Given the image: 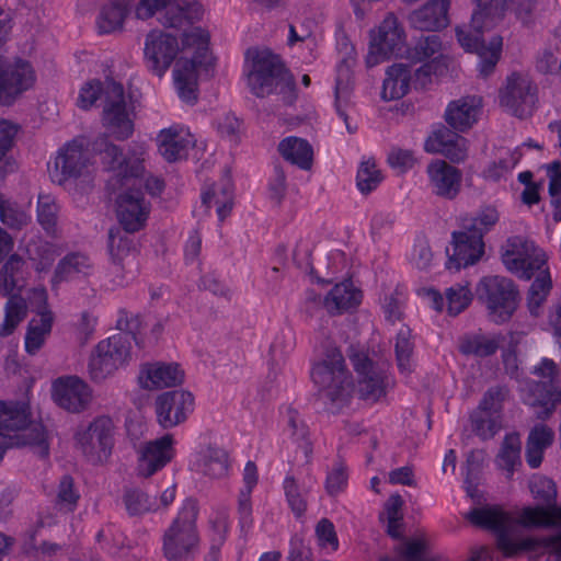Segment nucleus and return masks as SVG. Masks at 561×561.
Instances as JSON below:
<instances>
[{
    "instance_id": "nucleus-1",
    "label": "nucleus",
    "mask_w": 561,
    "mask_h": 561,
    "mask_svg": "<svg viewBox=\"0 0 561 561\" xmlns=\"http://www.w3.org/2000/svg\"><path fill=\"white\" fill-rule=\"evenodd\" d=\"M476 9L469 25L456 27V37L467 53H474L479 58V72L488 77L494 71L501 58L503 38L493 36L489 44L483 38L484 30L496 19L503 18L506 10L514 11L516 18L525 25L533 21L536 0H473Z\"/></svg>"
},
{
    "instance_id": "nucleus-2",
    "label": "nucleus",
    "mask_w": 561,
    "mask_h": 561,
    "mask_svg": "<svg viewBox=\"0 0 561 561\" xmlns=\"http://www.w3.org/2000/svg\"><path fill=\"white\" fill-rule=\"evenodd\" d=\"M466 518L472 525L492 531L495 535L496 548L505 558H514L524 551L542 549L541 552L531 556L529 561H561V534L515 540L512 537L513 518L497 505L474 507Z\"/></svg>"
},
{
    "instance_id": "nucleus-3",
    "label": "nucleus",
    "mask_w": 561,
    "mask_h": 561,
    "mask_svg": "<svg viewBox=\"0 0 561 561\" xmlns=\"http://www.w3.org/2000/svg\"><path fill=\"white\" fill-rule=\"evenodd\" d=\"M502 261L520 279L529 280L535 276L527 293V308L533 317H538L552 289L546 253L527 241L515 239L508 242Z\"/></svg>"
},
{
    "instance_id": "nucleus-4",
    "label": "nucleus",
    "mask_w": 561,
    "mask_h": 561,
    "mask_svg": "<svg viewBox=\"0 0 561 561\" xmlns=\"http://www.w3.org/2000/svg\"><path fill=\"white\" fill-rule=\"evenodd\" d=\"M102 99V122L105 128L117 139H126L134 131V122L130 117L124 88L119 82L106 78L103 82L92 80L80 90L78 106L89 110Z\"/></svg>"
},
{
    "instance_id": "nucleus-5",
    "label": "nucleus",
    "mask_w": 561,
    "mask_h": 561,
    "mask_svg": "<svg viewBox=\"0 0 561 561\" xmlns=\"http://www.w3.org/2000/svg\"><path fill=\"white\" fill-rule=\"evenodd\" d=\"M310 377L329 413L337 414L348 403L353 381L337 347H329L322 358L312 363Z\"/></svg>"
},
{
    "instance_id": "nucleus-6",
    "label": "nucleus",
    "mask_w": 561,
    "mask_h": 561,
    "mask_svg": "<svg viewBox=\"0 0 561 561\" xmlns=\"http://www.w3.org/2000/svg\"><path fill=\"white\" fill-rule=\"evenodd\" d=\"M209 43V33L202 27L184 32L181 37L182 49H193L194 53L192 58H180L176 61L173 79L179 98L191 105L198 99L197 71L210 66Z\"/></svg>"
},
{
    "instance_id": "nucleus-7",
    "label": "nucleus",
    "mask_w": 561,
    "mask_h": 561,
    "mask_svg": "<svg viewBox=\"0 0 561 561\" xmlns=\"http://www.w3.org/2000/svg\"><path fill=\"white\" fill-rule=\"evenodd\" d=\"M137 318H121L117 328L121 331L99 342L91 353L88 373L91 380L102 382L122 367L130 356V340L137 342Z\"/></svg>"
},
{
    "instance_id": "nucleus-8",
    "label": "nucleus",
    "mask_w": 561,
    "mask_h": 561,
    "mask_svg": "<svg viewBox=\"0 0 561 561\" xmlns=\"http://www.w3.org/2000/svg\"><path fill=\"white\" fill-rule=\"evenodd\" d=\"M197 516V501L185 499L163 536V553L168 561L194 560L199 543Z\"/></svg>"
},
{
    "instance_id": "nucleus-9",
    "label": "nucleus",
    "mask_w": 561,
    "mask_h": 561,
    "mask_svg": "<svg viewBox=\"0 0 561 561\" xmlns=\"http://www.w3.org/2000/svg\"><path fill=\"white\" fill-rule=\"evenodd\" d=\"M247 82L252 94L264 98L272 94L280 83L294 88L280 58L268 49H248Z\"/></svg>"
},
{
    "instance_id": "nucleus-10",
    "label": "nucleus",
    "mask_w": 561,
    "mask_h": 561,
    "mask_svg": "<svg viewBox=\"0 0 561 561\" xmlns=\"http://www.w3.org/2000/svg\"><path fill=\"white\" fill-rule=\"evenodd\" d=\"M477 290L492 322L503 324L512 319L519 300L518 288L512 279L499 275L486 276L480 280Z\"/></svg>"
},
{
    "instance_id": "nucleus-11",
    "label": "nucleus",
    "mask_w": 561,
    "mask_h": 561,
    "mask_svg": "<svg viewBox=\"0 0 561 561\" xmlns=\"http://www.w3.org/2000/svg\"><path fill=\"white\" fill-rule=\"evenodd\" d=\"M531 374L547 380H531L527 382L524 402L530 407L539 408L540 411L537 412V417L546 420L561 400V381L558 378L559 369L553 359L542 357L533 367Z\"/></svg>"
},
{
    "instance_id": "nucleus-12",
    "label": "nucleus",
    "mask_w": 561,
    "mask_h": 561,
    "mask_svg": "<svg viewBox=\"0 0 561 561\" xmlns=\"http://www.w3.org/2000/svg\"><path fill=\"white\" fill-rule=\"evenodd\" d=\"M116 217L122 229L108 231V251L114 260H122L136 250L131 237L140 230V195L118 194Z\"/></svg>"
},
{
    "instance_id": "nucleus-13",
    "label": "nucleus",
    "mask_w": 561,
    "mask_h": 561,
    "mask_svg": "<svg viewBox=\"0 0 561 561\" xmlns=\"http://www.w3.org/2000/svg\"><path fill=\"white\" fill-rule=\"evenodd\" d=\"M350 362L357 375L360 399L377 402L387 396L393 378L385 364L373 360L364 350L351 347Z\"/></svg>"
},
{
    "instance_id": "nucleus-14",
    "label": "nucleus",
    "mask_w": 561,
    "mask_h": 561,
    "mask_svg": "<svg viewBox=\"0 0 561 561\" xmlns=\"http://www.w3.org/2000/svg\"><path fill=\"white\" fill-rule=\"evenodd\" d=\"M93 150L101 156L107 170L114 172L110 185L118 188L119 194L140 195V165L138 159L129 162L121 149L111 144L106 136L98 137L93 142Z\"/></svg>"
},
{
    "instance_id": "nucleus-15",
    "label": "nucleus",
    "mask_w": 561,
    "mask_h": 561,
    "mask_svg": "<svg viewBox=\"0 0 561 561\" xmlns=\"http://www.w3.org/2000/svg\"><path fill=\"white\" fill-rule=\"evenodd\" d=\"M405 39L404 28L398 18L388 13L370 33L366 66L371 68L391 57L402 56L407 51Z\"/></svg>"
},
{
    "instance_id": "nucleus-16",
    "label": "nucleus",
    "mask_w": 561,
    "mask_h": 561,
    "mask_svg": "<svg viewBox=\"0 0 561 561\" xmlns=\"http://www.w3.org/2000/svg\"><path fill=\"white\" fill-rule=\"evenodd\" d=\"M507 393L505 386L490 387L483 393L478 407L470 413L471 431L481 440L493 438L502 430L504 401Z\"/></svg>"
},
{
    "instance_id": "nucleus-17",
    "label": "nucleus",
    "mask_w": 561,
    "mask_h": 561,
    "mask_svg": "<svg viewBox=\"0 0 561 561\" xmlns=\"http://www.w3.org/2000/svg\"><path fill=\"white\" fill-rule=\"evenodd\" d=\"M78 445L92 465L107 462L114 446V423L110 416H99L82 432L77 434Z\"/></svg>"
},
{
    "instance_id": "nucleus-18",
    "label": "nucleus",
    "mask_w": 561,
    "mask_h": 561,
    "mask_svg": "<svg viewBox=\"0 0 561 561\" xmlns=\"http://www.w3.org/2000/svg\"><path fill=\"white\" fill-rule=\"evenodd\" d=\"M195 410V397L185 389L164 391L154 400L156 420L163 430L185 423Z\"/></svg>"
},
{
    "instance_id": "nucleus-19",
    "label": "nucleus",
    "mask_w": 561,
    "mask_h": 561,
    "mask_svg": "<svg viewBox=\"0 0 561 561\" xmlns=\"http://www.w3.org/2000/svg\"><path fill=\"white\" fill-rule=\"evenodd\" d=\"M34 82L35 75L30 62L22 59L14 64L0 60V106L12 105Z\"/></svg>"
},
{
    "instance_id": "nucleus-20",
    "label": "nucleus",
    "mask_w": 561,
    "mask_h": 561,
    "mask_svg": "<svg viewBox=\"0 0 561 561\" xmlns=\"http://www.w3.org/2000/svg\"><path fill=\"white\" fill-rule=\"evenodd\" d=\"M85 144L82 139H73L58 150L55 158L54 170L50 172L53 181L64 184L71 178H79L88 165Z\"/></svg>"
},
{
    "instance_id": "nucleus-21",
    "label": "nucleus",
    "mask_w": 561,
    "mask_h": 561,
    "mask_svg": "<svg viewBox=\"0 0 561 561\" xmlns=\"http://www.w3.org/2000/svg\"><path fill=\"white\" fill-rule=\"evenodd\" d=\"M180 51L175 35L163 32H153L147 36L144 53L151 64L154 75L162 77Z\"/></svg>"
},
{
    "instance_id": "nucleus-22",
    "label": "nucleus",
    "mask_w": 561,
    "mask_h": 561,
    "mask_svg": "<svg viewBox=\"0 0 561 561\" xmlns=\"http://www.w3.org/2000/svg\"><path fill=\"white\" fill-rule=\"evenodd\" d=\"M536 88L520 73L513 72L506 79V87L500 93V103L514 116L523 117L535 103Z\"/></svg>"
},
{
    "instance_id": "nucleus-23",
    "label": "nucleus",
    "mask_w": 561,
    "mask_h": 561,
    "mask_svg": "<svg viewBox=\"0 0 561 561\" xmlns=\"http://www.w3.org/2000/svg\"><path fill=\"white\" fill-rule=\"evenodd\" d=\"M426 174L433 193L446 199H454L460 192L462 173L461 171L442 159L432 160Z\"/></svg>"
},
{
    "instance_id": "nucleus-24",
    "label": "nucleus",
    "mask_w": 561,
    "mask_h": 561,
    "mask_svg": "<svg viewBox=\"0 0 561 561\" xmlns=\"http://www.w3.org/2000/svg\"><path fill=\"white\" fill-rule=\"evenodd\" d=\"M158 150L168 162L186 159L196 139L183 125H172L160 130L157 137Z\"/></svg>"
},
{
    "instance_id": "nucleus-25",
    "label": "nucleus",
    "mask_w": 561,
    "mask_h": 561,
    "mask_svg": "<svg viewBox=\"0 0 561 561\" xmlns=\"http://www.w3.org/2000/svg\"><path fill=\"white\" fill-rule=\"evenodd\" d=\"M170 433L142 445V478H149L170 463L176 455Z\"/></svg>"
},
{
    "instance_id": "nucleus-26",
    "label": "nucleus",
    "mask_w": 561,
    "mask_h": 561,
    "mask_svg": "<svg viewBox=\"0 0 561 561\" xmlns=\"http://www.w3.org/2000/svg\"><path fill=\"white\" fill-rule=\"evenodd\" d=\"M142 389H167L180 387L185 380V371L174 362L142 363Z\"/></svg>"
},
{
    "instance_id": "nucleus-27",
    "label": "nucleus",
    "mask_w": 561,
    "mask_h": 561,
    "mask_svg": "<svg viewBox=\"0 0 561 561\" xmlns=\"http://www.w3.org/2000/svg\"><path fill=\"white\" fill-rule=\"evenodd\" d=\"M424 149L430 153H442L453 162L467 158V140L446 127L437 128L427 137Z\"/></svg>"
},
{
    "instance_id": "nucleus-28",
    "label": "nucleus",
    "mask_w": 561,
    "mask_h": 561,
    "mask_svg": "<svg viewBox=\"0 0 561 561\" xmlns=\"http://www.w3.org/2000/svg\"><path fill=\"white\" fill-rule=\"evenodd\" d=\"M55 400L59 407L69 412H80L91 400L88 385L78 377L59 379L55 385Z\"/></svg>"
},
{
    "instance_id": "nucleus-29",
    "label": "nucleus",
    "mask_w": 561,
    "mask_h": 561,
    "mask_svg": "<svg viewBox=\"0 0 561 561\" xmlns=\"http://www.w3.org/2000/svg\"><path fill=\"white\" fill-rule=\"evenodd\" d=\"M451 0H428L420 9L410 14L411 25L421 31L436 32L449 23V8Z\"/></svg>"
},
{
    "instance_id": "nucleus-30",
    "label": "nucleus",
    "mask_w": 561,
    "mask_h": 561,
    "mask_svg": "<svg viewBox=\"0 0 561 561\" xmlns=\"http://www.w3.org/2000/svg\"><path fill=\"white\" fill-rule=\"evenodd\" d=\"M454 254L449 263L455 262L456 267H467L476 264L484 253V242L481 234L469 230L453 232Z\"/></svg>"
},
{
    "instance_id": "nucleus-31",
    "label": "nucleus",
    "mask_w": 561,
    "mask_h": 561,
    "mask_svg": "<svg viewBox=\"0 0 561 561\" xmlns=\"http://www.w3.org/2000/svg\"><path fill=\"white\" fill-rule=\"evenodd\" d=\"M363 291L351 278L336 283L324 297V307L331 314H342L358 308Z\"/></svg>"
},
{
    "instance_id": "nucleus-32",
    "label": "nucleus",
    "mask_w": 561,
    "mask_h": 561,
    "mask_svg": "<svg viewBox=\"0 0 561 561\" xmlns=\"http://www.w3.org/2000/svg\"><path fill=\"white\" fill-rule=\"evenodd\" d=\"M243 486L238 495V520L242 534L247 535L253 527L252 492L257 484V467L254 461H247L243 474Z\"/></svg>"
},
{
    "instance_id": "nucleus-33",
    "label": "nucleus",
    "mask_w": 561,
    "mask_h": 561,
    "mask_svg": "<svg viewBox=\"0 0 561 561\" xmlns=\"http://www.w3.org/2000/svg\"><path fill=\"white\" fill-rule=\"evenodd\" d=\"M481 100L465 96L448 104L445 113L447 124L458 131L468 130L478 119Z\"/></svg>"
},
{
    "instance_id": "nucleus-34",
    "label": "nucleus",
    "mask_w": 561,
    "mask_h": 561,
    "mask_svg": "<svg viewBox=\"0 0 561 561\" xmlns=\"http://www.w3.org/2000/svg\"><path fill=\"white\" fill-rule=\"evenodd\" d=\"M26 445L33 447L34 453L41 458H46L49 455V444L42 424L33 425L27 434L11 436L0 432V461L9 448Z\"/></svg>"
},
{
    "instance_id": "nucleus-35",
    "label": "nucleus",
    "mask_w": 561,
    "mask_h": 561,
    "mask_svg": "<svg viewBox=\"0 0 561 561\" xmlns=\"http://www.w3.org/2000/svg\"><path fill=\"white\" fill-rule=\"evenodd\" d=\"M277 150L282 158L301 170L308 171L313 163V148L308 140L287 136L278 144Z\"/></svg>"
},
{
    "instance_id": "nucleus-36",
    "label": "nucleus",
    "mask_w": 561,
    "mask_h": 561,
    "mask_svg": "<svg viewBox=\"0 0 561 561\" xmlns=\"http://www.w3.org/2000/svg\"><path fill=\"white\" fill-rule=\"evenodd\" d=\"M196 470L205 477L220 479L228 474L230 463L228 453L217 446H207L198 454Z\"/></svg>"
},
{
    "instance_id": "nucleus-37",
    "label": "nucleus",
    "mask_w": 561,
    "mask_h": 561,
    "mask_svg": "<svg viewBox=\"0 0 561 561\" xmlns=\"http://www.w3.org/2000/svg\"><path fill=\"white\" fill-rule=\"evenodd\" d=\"M504 341L502 334L472 333L463 335L459 341V352L465 356L485 358L494 355Z\"/></svg>"
},
{
    "instance_id": "nucleus-38",
    "label": "nucleus",
    "mask_w": 561,
    "mask_h": 561,
    "mask_svg": "<svg viewBox=\"0 0 561 561\" xmlns=\"http://www.w3.org/2000/svg\"><path fill=\"white\" fill-rule=\"evenodd\" d=\"M38 319H32L27 325L25 335V350L30 355H35L43 346L46 336L51 331L54 314L48 309L46 299L37 310Z\"/></svg>"
},
{
    "instance_id": "nucleus-39",
    "label": "nucleus",
    "mask_w": 561,
    "mask_h": 561,
    "mask_svg": "<svg viewBox=\"0 0 561 561\" xmlns=\"http://www.w3.org/2000/svg\"><path fill=\"white\" fill-rule=\"evenodd\" d=\"M131 0H108L100 10L96 27L100 34H110L123 28L129 14Z\"/></svg>"
},
{
    "instance_id": "nucleus-40",
    "label": "nucleus",
    "mask_w": 561,
    "mask_h": 561,
    "mask_svg": "<svg viewBox=\"0 0 561 561\" xmlns=\"http://www.w3.org/2000/svg\"><path fill=\"white\" fill-rule=\"evenodd\" d=\"M411 68L407 65L394 64L388 67L382 83L381 96L386 101L403 98L410 90Z\"/></svg>"
},
{
    "instance_id": "nucleus-41",
    "label": "nucleus",
    "mask_w": 561,
    "mask_h": 561,
    "mask_svg": "<svg viewBox=\"0 0 561 561\" xmlns=\"http://www.w3.org/2000/svg\"><path fill=\"white\" fill-rule=\"evenodd\" d=\"M33 425L26 403L0 401V430L24 431L22 434H27Z\"/></svg>"
},
{
    "instance_id": "nucleus-42",
    "label": "nucleus",
    "mask_w": 561,
    "mask_h": 561,
    "mask_svg": "<svg viewBox=\"0 0 561 561\" xmlns=\"http://www.w3.org/2000/svg\"><path fill=\"white\" fill-rule=\"evenodd\" d=\"M202 204L207 208L216 207V214L219 222H224L230 216L233 208V190L230 184H225L220 188L213 184L202 192Z\"/></svg>"
},
{
    "instance_id": "nucleus-43",
    "label": "nucleus",
    "mask_w": 561,
    "mask_h": 561,
    "mask_svg": "<svg viewBox=\"0 0 561 561\" xmlns=\"http://www.w3.org/2000/svg\"><path fill=\"white\" fill-rule=\"evenodd\" d=\"M413 352L412 331L408 325L403 324L397 333L394 343L397 366L403 375H409L414 369Z\"/></svg>"
},
{
    "instance_id": "nucleus-44",
    "label": "nucleus",
    "mask_w": 561,
    "mask_h": 561,
    "mask_svg": "<svg viewBox=\"0 0 561 561\" xmlns=\"http://www.w3.org/2000/svg\"><path fill=\"white\" fill-rule=\"evenodd\" d=\"M495 463L511 479L515 467L520 463V440L517 435H506Z\"/></svg>"
},
{
    "instance_id": "nucleus-45",
    "label": "nucleus",
    "mask_w": 561,
    "mask_h": 561,
    "mask_svg": "<svg viewBox=\"0 0 561 561\" xmlns=\"http://www.w3.org/2000/svg\"><path fill=\"white\" fill-rule=\"evenodd\" d=\"M287 415L290 438L297 445V448L304 453L306 460L310 461L313 454V446L310 440L309 427L305 422L298 421L299 413L297 410L288 408Z\"/></svg>"
},
{
    "instance_id": "nucleus-46",
    "label": "nucleus",
    "mask_w": 561,
    "mask_h": 561,
    "mask_svg": "<svg viewBox=\"0 0 561 561\" xmlns=\"http://www.w3.org/2000/svg\"><path fill=\"white\" fill-rule=\"evenodd\" d=\"M356 61L355 47L346 45V56H342L336 64V77L334 85L335 98L347 92L353 83V67Z\"/></svg>"
},
{
    "instance_id": "nucleus-47",
    "label": "nucleus",
    "mask_w": 561,
    "mask_h": 561,
    "mask_svg": "<svg viewBox=\"0 0 561 561\" xmlns=\"http://www.w3.org/2000/svg\"><path fill=\"white\" fill-rule=\"evenodd\" d=\"M19 126L7 121L0 119V180L2 181L7 173L12 172L15 168L14 161L5 159L8 151L14 144Z\"/></svg>"
},
{
    "instance_id": "nucleus-48",
    "label": "nucleus",
    "mask_w": 561,
    "mask_h": 561,
    "mask_svg": "<svg viewBox=\"0 0 561 561\" xmlns=\"http://www.w3.org/2000/svg\"><path fill=\"white\" fill-rule=\"evenodd\" d=\"M350 470L345 461L336 460L327 471L324 490L330 497H337L347 490Z\"/></svg>"
},
{
    "instance_id": "nucleus-49",
    "label": "nucleus",
    "mask_w": 561,
    "mask_h": 561,
    "mask_svg": "<svg viewBox=\"0 0 561 561\" xmlns=\"http://www.w3.org/2000/svg\"><path fill=\"white\" fill-rule=\"evenodd\" d=\"M522 153L518 149L510 151L505 157L490 162L482 171V176L486 181L499 182L508 174L520 160Z\"/></svg>"
},
{
    "instance_id": "nucleus-50",
    "label": "nucleus",
    "mask_w": 561,
    "mask_h": 561,
    "mask_svg": "<svg viewBox=\"0 0 561 561\" xmlns=\"http://www.w3.org/2000/svg\"><path fill=\"white\" fill-rule=\"evenodd\" d=\"M89 267V260L81 253H70L59 261L55 268L54 282L60 283L75 274L83 273Z\"/></svg>"
},
{
    "instance_id": "nucleus-51",
    "label": "nucleus",
    "mask_w": 561,
    "mask_h": 561,
    "mask_svg": "<svg viewBox=\"0 0 561 561\" xmlns=\"http://www.w3.org/2000/svg\"><path fill=\"white\" fill-rule=\"evenodd\" d=\"M26 302L23 298L10 297L5 306V317L0 328V336L12 334L18 324L26 317Z\"/></svg>"
},
{
    "instance_id": "nucleus-52",
    "label": "nucleus",
    "mask_w": 561,
    "mask_h": 561,
    "mask_svg": "<svg viewBox=\"0 0 561 561\" xmlns=\"http://www.w3.org/2000/svg\"><path fill=\"white\" fill-rule=\"evenodd\" d=\"M283 489L286 497V502L290 507L294 516L300 519L305 516L307 511V501L300 492V486L291 474H286L283 480Z\"/></svg>"
},
{
    "instance_id": "nucleus-53",
    "label": "nucleus",
    "mask_w": 561,
    "mask_h": 561,
    "mask_svg": "<svg viewBox=\"0 0 561 561\" xmlns=\"http://www.w3.org/2000/svg\"><path fill=\"white\" fill-rule=\"evenodd\" d=\"M499 218V213L495 207L485 206L465 224L463 227L474 234L480 233L483 240L484 234L496 225Z\"/></svg>"
},
{
    "instance_id": "nucleus-54",
    "label": "nucleus",
    "mask_w": 561,
    "mask_h": 561,
    "mask_svg": "<svg viewBox=\"0 0 561 561\" xmlns=\"http://www.w3.org/2000/svg\"><path fill=\"white\" fill-rule=\"evenodd\" d=\"M381 181V172L377 169L374 161L362 162L356 174V186L362 194L367 195L371 193Z\"/></svg>"
},
{
    "instance_id": "nucleus-55",
    "label": "nucleus",
    "mask_w": 561,
    "mask_h": 561,
    "mask_svg": "<svg viewBox=\"0 0 561 561\" xmlns=\"http://www.w3.org/2000/svg\"><path fill=\"white\" fill-rule=\"evenodd\" d=\"M472 300V293L468 286L455 285L446 289V309L449 316L461 313Z\"/></svg>"
},
{
    "instance_id": "nucleus-56",
    "label": "nucleus",
    "mask_w": 561,
    "mask_h": 561,
    "mask_svg": "<svg viewBox=\"0 0 561 561\" xmlns=\"http://www.w3.org/2000/svg\"><path fill=\"white\" fill-rule=\"evenodd\" d=\"M442 49V41L439 35L430 34L421 37L413 48L407 49L409 58L414 61H425L433 58Z\"/></svg>"
},
{
    "instance_id": "nucleus-57",
    "label": "nucleus",
    "mask_w": 561,
    "mask_h": 561,
    "mask_svg": "<svg viewBox=\"0 0 561 561\" xmlns=\"http://www.w3.org/2000/svg\"><path fill=\"white\" fill-rule=\"evenodd\" d=\"M427 543L421 538H405L394 548L399 561H423L427 552Z\"/></svg>"
},
{
    "instance_id": "nucleus-58",
    "label": "nucleus",
    "mask_w": 561,
    "mask_h": 561,
    "mask_svg": "<svg viewBox=\"0 0 561 561\" xmlns=\"http://www.w3.org/2000/svg\"><path fill=\"white\" fill-rule=\"evenodd\" d=\"M318 546L332 552L337 551L340 547L337 534L334 524L329 518H321L314 528Z\"/></svg>"
},
{
    "instance_id": "nucleus-59",
    "label": "nucleus",
    "mask_w": 561,
    "mask_h": 561,
    "mask_svg": "<svg viewBox=\"0 0 561 561\" xmlns=\"http://www.w3.org/2000/svg\"><path fill=\"white\" fill-rule=\"evenodd\" d=\"M529 488L535 499L546 504H556L557 486L552 479L542 476L534 477Z\"/></svg>"
},
{
    "instance_id": "nucleus-60",
    "label": "nucleus",
    "mask_w": 561,
    "mask_h": 561,
    "mask_svg": "<svg viewBox=\"0 0 561 561\" xmlns=\"http://www.w3.org/2000/svg\"><path fill=\"white\" fill-rule=\"evenodd\" d=\"M57 207L49 196H39L37 206V218L41 226L47 231L53 232L56 226Z\"/></svg>"
},
{
    "instance_id": "nucleus-61",
    "label": "nucleus",
    "mask_w": 561,
    "mask_h": 561,
    "mask_svg": "<svg viewBox=\"0 0 561 561\" xmlns=\"http://www.w3.org/2000/svg\"><path fill=\"white\" fill-rule=\"evenodd\" d=\"M210 527L214 533L211 543L222 546L230 531V517L227 510H219L210 517Z\"/></svg>"
},
{
    "instance_id": "nucleus-62",
    "label": "nucleus",
    "mask_w": 561,
    "mask_h": 561,
    "mask_svg": "<svg viewBox=\"0 0 561 561\" xmlns=\"http://www.w3.org/2000/svg\"><path fill=\"white\" fill-rule=\"evenodd\" d=\"M176 495V486L173 484L168 486L160 497L150 495L142 491V513L144 512H157L160 508H165L173 503Z\"/></svg>"
},
{
    "instance_id": "nucleus-63",
    "label": "nucleus",
    "mask_w": 561,
    "mask_h": 561,
    "mask_svg": "<svg viewBox=\"0 0 561 561\" xmlns=\"http://www.w3.org/2000/svg\"><path fill=\"white\" fill-rule=\"evenodd\" d=\"M79 500V494L73 488V479L66 474L60 479L57 493V502L68 512L75 510Z\"/></svg>"
},
{
    "instance_id": "nucleus-64",
    "label": "nucleus",
    "mask_w": 561,
    "mask_h": 561,
    "mask_svg": "<svg viewBox=\"0 0 561 561\" xmlns=\"http://www.w3.org/2000/svg\"><path fill=\"white\" fill-rule=\"evenodd\" d=\"M484 458L483 450L473 449L467 454L466 461L462 466L463 481L467 484H474L478 480Z\"/></svg>"
}]
</instances>
